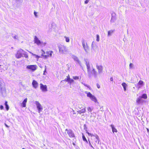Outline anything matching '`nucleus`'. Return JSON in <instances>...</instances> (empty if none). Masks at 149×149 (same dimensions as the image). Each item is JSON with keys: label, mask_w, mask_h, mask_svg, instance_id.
<instances>
[{"label": "nucleus", "mask_w": 149, "mask_h": 149, "mask_svg": "<svg viewBox=\"0 0 149 149\" xmlns=\"http://www.w3.org/2000/svg\"><path fill=\"white\" fill-rule=\"evenodd\" d=\"M87 134H88L89 135V136H91V135H92V134H91V133H89V132H87Z\"/></svg>", "instance_id": "nucleus-53"}, {"label": "nucleus", "mask_w": 149, "mask_h": 149, "mask_svg": "<svg viewBox=\"0 0 149 149\" xmlns=\"http://www.w3.org/2000/svg\"><path fill=\"white\" fill-rule=\"evenodd\" d=\"M32 84L33 87L35 88H37L38 86V83L36 81L34 80L33 81Z\"/></svg>", "instance_id": "nucleus-12"}, {"label": "nucleus", "mask_w": 149, "mask_h": 149, "mask_svg": "<svg viewBox=\"0 0 149 149\" xmlns=\"http://www.w3.org/2000/svg\"><path fill=\"white\" fill-rule=\"evenodd\" d=\"M70 79V78H67L65 79V81L69 82Z\"/></svg>", "instance_id": "nucleus-38"}, {"label": "nucleus", "mask_w": 149, "mask_h": 149, "mask_svg": "<svg viewBox=\"0 0 149 149\" xmlns=\"http://www.w3.org/2000/svg\"><path fill=\"white\" fill-rule=\"evenodd\" d=\"M24 51L22 49L19 50L17 52V54H16V57L17 58H19L22 56V53Z\"/></svg>", "instance_id": "nucleus-5"}, {"label": "nucleus", "mask_w": 149, "mask_h": 149, "mask_svg": "<svg viewBox=\"0 0 149 149\" xmlns=\"http://www.w3.org/2000/svg\"><path fill=\"white\" fill-rule=\"evenodd\" d=\"M5 107H6V109L7 110V111H8L9 109V107L8 105L5 106Z\"/></svg>", "instance_id": "nucleus-41"}, {"label": "nucleus", "mask_w": 149, "mask_h": 149, "mask_svg": "<svg viewBox=\"0 0 149 149\" xmlns=\"http://www.w3.org/2000/svg\"><path fill=\"white\" fill-rule=\"evenodd\" d=\"M73 78L74 80H77L79 79V77L78 76H73Z\"/></svg>", "instance_id": "nucleus-36"}, {"label": "nucleus", "mask_w": 149, "mask_h": 149, "mask_svg": "<svg viewBox=\"0 0 149 149\" xmlns=\"http://www.w3.org/2000/svg\"><path fill=\"white\" fill-rule=\"evenodd\" d=\"M96 45L95 42L94 41L92 42V45H91V47L93 49H94V48L95 47V46Z\"/></svg>", "instance_id": "nucleus-26"}, {"label": "nucleus", "mask_w": 149, "mask_h": 149, "mask_svg": "<svg viewBox=\"0 0 149 149\" xmlns=\"http://www.w3.org/2000/svg\"><path fill=\"white\" fill-rule=\"evenodd\" d=\"M84 61L85 62V63L86 65L89 64V62L87 59H84Z\"/></svg>", "instance_id": "nucleus-25"}, {"label": "nucleus", "mask_w": 149, "mask_h": 149, "mask_svg": "<svg viewBox=\"0 0 149 149\" xmlns=\"http://www.w3.org/2000/svg\"><path fill=\"white\" fill-rule=\"evenodd\" d=\"M87 110L89 112H91L92 111V109L90 107H88L87 108Z\"/></svg>", "instance_id": "nucleus-37"}, {"label": "nucleus", "mask_w": 149, "mask_h": 149, "mask_svg": "<svg viewBox=\"0 0 149 149\" xmlns=\"http://www.w3.org/2000/svg\"><path fill=\"white\" fill-rule=\"evenodd\" d=\"M31 54H32V55H33L34 56H36V58H40V56H38V55H36V54H33V53H31Z\"/></svg>", "instance_id": "nucleus-39"}, {"label": "nucleus", "mask_w": 149, "mask_h": 149, "mask_svg": "<svg viewBox=\"0 0 149 149\" xmlns=\"http://www.w3.org/2000/svg\"><path fill=\"white\" fill-rule=\"evenodd\" d=\"M89 142V145L92 148H93V147L92 146V145L91 144V143H90V142Z\"/></svg>", "instance_id": "nucleus-54"}, {"label": "nucleus", "mask_w": 149, "mask_h": 149, "mask_svg": "<svg viewBox=\"0 0 149 149\" xmlns=\"http://www.w3.org/2000/svg\"><path fill=\"white\" fill-rule=\"evenodd\" d=\"M44 56L45 58H47L48 57V55H44Z\"/></svg>", "instance_id": "nucleus-56"}, {"label": "nucleus", "mask_w": 149, "mask_h": 149, "mask_svg": "<svg viewBox=\"0 0 149 149\" xmlns=\"http://www.w3.org/2000/svg\"><path fill=\"white\" fill-rule=\"evenodd\" d=\"M83 105L82 104H79L77 105V107L79 109H81L83 108Z\"/></svg>", "instance_id": "nucleus-29"}, {"label": "nucleus", "mask_w": 149, "mask_h": 149, "mask_svg": "<svg viewBox=\"0 0 149 149\" xmlns=\"http://www.w3.org/2000/svg\"><path fill=\"white\" fill-rule=\"evenodd\" d=\"M82 46L86 52L88 53V47L87 44L86 43V44L83 45Z\"/></svg>", "instance_id": "nucleus-13"}, {"label": "nucleus", "mask_w": 149, "mask_h": 149, "mask_svg": "<svg viewBox=\"0 0 149 149\" xmlns=\"http://www.w3.org/2000/svg\"><path fill=\"white\" fill-rule=\"evenodd\" d=\"M64 38L65 39V41L67 42H69L70 39L69 37H67L66 36H65Z\"/></svg>", "instance_id": "nucleus-28"}, {"label": "nucleus", "mask_w": 149, "mask_h": 149, "mask_svg": "<svg viewBox=\"0 0 149 149\" xmlns=\"http://www.w3.org/2000/svg\"><path fill=\"white\" fill-rule=\"evenodd\" d=\"M122 85L124 91H126V88L127 86V85L125 83L123 82L122 84Z\"/></svg>", "instance_id": "nucleus-22"}, {"label": "nucleus", "mask_w": 149, "mask_h": 149, "mask_svg": "<svg viewBox=\"0 0 149 149\" xmlns=\"http://www.w3.org/2000/svg\"><path fill=\"white\" fill-rule=\"evenodd\" d=\"M40 89L43 92L47 91V87L46 85H44L42 84H40Z\"/></svg>", "instance_id": "nucleus-9"}, {"label": "nucleus", "mask_w": 149, "mask_h": 149, "mask_svg": "<svg viewBox=\"0 0 149 149\" xmlns=\"http://www.w3.org/2000/svg\"><path fill=\"white\" fill-rule=\"evenodd\" d=\"M96 68L98 71V73L100 74L102 72L103 67L102 65H99L97 63L96 64Z\"/></svg>", "instance_id": "nucleus-7"}, {"label": "nucleus", "mask_w": 149, "mask_h": 149, "mask_svg": "<svg viewBox=\"0 0 149 149\" xmlns=\"http://www.w3.org/2000/svg\"><path fill=\"white\" fill-rule=\"evenodd\" d=\"M147 132L149 133V130L148 128H147Z\"/></svg>", "instance_id": "nucleus-57"}, {"label": "nucleus", "mask_w": 149, "mask_h": 149, "mask_svg": "<svg viewBox=\"0 0 149 149\" xmlns=\"http://www.w3.org/2000/svg\"><path fill=\"white\" fill-rule=\"evenodd\" d=\"M72 112L73 114H75L76 113V112L73 110H72V111L71 112V113H72Z\"/></svg>", "instance_id": "nucleus-46"}, {"label": "nucleus", "mask_w": 149, "mask_h": 149, "mask_svg": "<svg viewBox=\"0 0 149 149\" xmlns=\"http://www.w3.org/2000/svg\"><path fill=\"white\" fill-rule=\"evenodd\" d=\"M5 125L6 127H9V126H8L5 123Z\"/></svg>", "instance_id": "nucleus-55"}, {"label": "nucleus", "mask_w": 149, "mask_h": 149, "mask_svg": "<svg viewBox=\"0 0 149 149\" xmlns=\"http://www.w3.org/2000/svg\"><path fill=\"white\" fill-rule=\"evenodd\" d=\"M86 141V143H88V141L87 140H86V141Z\"/></svg>", "instance_id": "nucleus-62"}, {"label": "nucleus", "mask_w": 149, "mask_h": 149, "mask_svg": "<svg viewBox=\"0 0 149 149\" xmlns=\"http://www.w3.org/2000/svg\"><path fill=\"white\" fill-rule=\"evenodd\" d=\"M13 38L15 39H18V37L17 36H15L13 37Z\"/></svg>", "instance_id": "nucleus-44"}, {"label": "nucleus", "mask_w": 149, "mask_h": 149, "mask_svg": "<svg viewBox=\"0 0 149 149\" xmlns=\"http://www.w3.org/2000/svg\"><path fill=\"white\" fill-rule=\"evenodd\" d=\"M116 14L114 13H113L111 14V18L110 21L111 23H113L115 22L116 20L115 17Z\"/></svg>", "instance_id": "nucleus-10"}, {"label": "nucleus", "mask_w": 149, "mask_h": 149, "mask_svg": "<svg viewBox=\"0 0 149 149\" xmlns=\"http://www.w3.org/2000/svg\"><path fill=\"white\" fill-rule=\"evenodd\" d=\"M74 117L75 118V117H76V116H74Z\"/></svg>", "instance_id": "nucleus-63"}, {"label": "nucleus", "mask_w": 149, "mask_h": 149, "mask_svg": "<svg viewBox=\"0 0 149 149\" xmlns=\"http://www.w3.org/2000/svg\"><path fill=\"white\" fill-rule=\"evenodd\" d=\"M111 127L112 129V131L114 133V132H117V131L116 128H115L114 127V126L112 125H111Z\"/></svg>", "instance_id": "nucleus-21"}, {"label": "nucleus", "mask_w": 149, "mask_h": 149, "mask_svg": "<svg viewBox=\"0 0 149 149\" xmlns=\"http://www.w3.org/2000/svg\"><path fill=\"white\" fill-rule=\"evenodd\" d=\"M7 103H8L7 101H5V104H4L5 106L8 105Z\"/></svg>", "instance_id": "nucleus-50"}, {"label": "nucleus", "mask_w": 149, "mask_h": 149, "mask_svg": "<svg viewBox=\"0 0 149 149\" xmlns=\"http://www.w3.org/2000/svg\"><path fill=\"white\" fill-rule=\"evenodd\" d=\"M34 15H35V16L36 17H37V12H34Z\"/></svg>", "instance_id": "nucleus-49"}, {"label": "nucleus", "mask_w": 149, "mask_h": 149, "mask_svg": "<svg viewBox=\"0 0 149 149\" xmlns=\"http://www.w3.org/2000/svg\"><path fill=\"white\" fill-rule=\"evenodd\" d=\"M44 72H45V73H46V66H45V70L44 71Z\"/></svg>", "instance_id": "nucleus-51"}, {"label": "nucleus", "mask_w": 149, "mask_h": 149, "mask_svg": "<svg viewBox=\"0 0 149 149\" xmlns=\"http://www.w3.org/2000/svg\"><path fill=\"white\" fill-rule=\"evenodd\" d=\"M91 136H95V135H93V134H92V135H91Z\"/></svg>", "instance_id": "nucleus-61"}, {"label": "nucleus", "mask_w": 149, "mask_h": 149, "mask_svg": "<svg viewBox=\"0 0 149 149\" xmlns=\"http://www.w3.org/2000/svg\"><path fill=\"white\" fill-rule=\"evenodd\" d=\"M82 134V139H83V140L84 141H86V137H85V136L83 134Z\"/></svg>", "instance_id": "nucleus-33"}, {"label": "nucleus", "mask_w": 149, "mask_h": 149, "mask_svg": "<svg viewBox=\"0 0 149 149\" xmlns=\"http://www.w3.org/2000/svg\"><path fill=\"white\" fill-rule=\"evenodd\" d=\"M95 137L97 139V141H96L95 142H97V141L98 143L99 144V142L100 141V140L99 138V137L97 135H95Z\"/></svg>", "instance_id": "nucleus-23"}, {"label": "nucleus", "mask_w": 149, "mask_h": 149, "mask_svg": "<svg viewBox=\"0 0 149 149\" xmlns=\"http://www.w3.org/2000/svg\"><path fill=\"white\" fill-rule=\"evenodd\" d=\"M85 93L87 94V97H89L91 100L95 103L97 102V100L96 97L94 96L90 92L85 91Z\"/></svg>", "instance_id": "nucleus-3"}, {"label": "nucleus", "mask_w": 149, "mask_h": 149, "mask_svg": "<svg viewBox=\"0 0 149 149\" xmlns=\"http://www.w3.org/2000/svg\"><path fill=\"white\" fill-rule=\"evenodd\" d=\"M70 78L69 75H68L67 76V78Z\"/></svg>", "instance_id": "nucleus-58"}, {"label": "nucleus", "mask_w": 149, "mask_h": 149, "mask_svg": "<svg viewBox=\"0 0 149 149\" xmlns=\"http://www.w3.org/2000/svg\"><path fill=\"white\" fill-rule=\"evenodd\" d=\"M93 76L95 78H96L97 77V73L96 71L95 73L93 74Z\"/></svg>", "instance_id": "nucleus-30"}, {"label": "nucleus", "mask_w": 149, "mask_h": 149, "mask_svg": "<svg viewBox=\"0 0 149 149\" xmlns=\"http://www.w3.org/2000/svg\"><path fill=\"white\" fill-rule=\"evenodd\" d=\"M86 66L87 70V73L88 74H89L90 76H91V72H90V65L89 64L88 65H87Z\"/></svg>", "instance_id": "nucleus-18"}, {"label": "nucleus", "mask_w": 149, "mask_h": 149, "mask_svg": "<svg viewBox=\"0 0 149 149\" xmlns=\"http://www.w3.org/2000/svg\"><path fill=\"white\" fill-rule=\"evenodd\" d=\"M58 46L60 53L65 54L68 53V49L64 45H59Z\"/></svg>", "instance_id": "nucleus-2"}, {"label": "nucleus", "mask_w": 149, "mask_h": 149, "mask_svg": "<svg viewBox=\"0 0 149 149\" xmlns=\"http://www.w3.org/2000/svg\"><path fill=\"white\" fill-rule=\"evenodd\" d=\"M43 74L44 75H46V73L45 72H44Z\"/></svg>", "instance_id": "nucleus-59"}, {"label": "nucleus", "mask_w": 149, "mask_h": 149, "mask_svg": "<svg viewBox=\"0 0 149 149\" xmlns=\"http://www.w3.org/2000/svg\"><path fill=\"white\" fill-rule=\"evenodd\" d=\"M147 98V96L146 94H143L136 98V102L138 105H142L144 102H146V101L144 99H146Z\"/></svg>", "instance_id": "nucleus-1"}, {"label": "nucleus", "mask_w": 149, "mask_h": 149, "mask_svg": "<svg viewBox=\"0 0 149 149\" xmlns=\"http://www.w3.org/2000/svg\"><path fill=\"white\" fill-rule=\"evenodd\" d=\"M143 81L140 80V81H139V82L138 84H139V85H143Z\"/></svg>", "instance_id": "nucleus-35"}, {"label": "nucleus", "mask_w": 149, "mask_h": 149, "mask_svg": "<svg viewBox=\"0 0 149 149\" xmlns=\"http://www.w3.org/2000/svg\"><path fill=\"white\" fill-rule=\"evenodd\" d=\"M27 99L26 98L25 99L24 101H23L22 106L23 107H25L26 106V103L27 102Z\"/></svg>", "instance_id": "nucleus-20"}, {"label": "nucleus", "mask_w": 149, "mask_h": 149, "mask_svg": "<svg viewBox=\"0 0 149 149\" xmlns=\"http://www.w3.org/2000/svg\"><path fill=\"white\" fill-rule=\"evenodd\" d=\"M96 40L97 42H99L100 40V37L98 35H96Z\"/></svg>", "instance_id": "nucleus-31"}, {"label": "nucleus", "mask_w": 149, "mask_h": 149, "mask_svg": "<svg viewBox=\"0 0 149 149\" xmlns=\"http://www.w3.org/2000/svg\"><path fill=\"white\" fill-rule=\"evenodd\" d=\"M133 66V64L132 63H130L129 65V67L130 68H132Z\"/></svg>", "instance_id": "nucleus-40"}, {"label": "nucleus", "mask_w": 149, "mask_h": 149, "mask_svg": "<svg viewBox=\"0 0 149 149\" xmlns=\"http://www.w3.org/2000/svg\"><path fill=\"white\" fill-rule=\"evenodd\" d=\"M22 149H25L24 148H22Z\"/></svg>", "instance_id": "nucleus-64"}, {"label": "nucleus", "mask_w": 149, "mask_h": 149, "mask_svg": "<svg viewBox=\"0 0 149 149\" xmlns=\"http://www.w3.org/2000/svg\"><path fill=\"white\" fill-rule=\"evenodd\" d=\"M96 85L97 86L98 88H100V86L98 84H97Z\"/></svg>", "instance_id": "nucleus-48"}, {"label": "nucleus", "mask_w": 149, "mask_h": 149, "mask_svg": "<svg viewBox=\"0 0 149 149\" xmlns=\"http://www.w3.org/2000/svg\"><path fill=\"white\" fill-rule=\"evenodd\" d=\"M16 0V1L18 2V1H19L20 0Z\"/></svg>", "instance_id": "nucleus-60"}, {"label": "nucleus", "mask_w": 149, "mask_h": 149, "mask_svg": "<svg viewBox=\"0 0 149 149\" xmlns=\"http://www.w3.org/2000/svg\"><path fill=\"white\" fill-rule=\"evenodd\" d=\"M89 1L90 0H86V1H84L85 4H87Z\"/></svg>", "instance_id": "nucleus-45"}, {"label": "nucleus", "mask_w": 149, "mask_h": 149, "mask_svg": "<svg viewBox=\"0 0 149 149\" xmlns=\"http://www.w3.org/2000/svg\"><path fill=\"white\" fill-rule=\"evenodd\" d=\"M110 80L111 81H113V79L112 77H111L110 78Z\"/></svg>", "instance_id": "nucleus-52"}, {"label": "nucleus", "mask_w": 149, "mask_h": 149, "mask_svg": "<svg viewBox=\"0 0 149 149\" xmlns=\"http://www.w3.org/2000/svg\"><path fill=\"white\" fill-rule=\"evenodd\" d=\"M26 69L29 71L34 72L37 69V65H28L26 66Z\"/></svg>", "instance_id": "nucleus-4"}, {"label": "nucleus", "mask_w": 149, "mask_h": 149, "mask_svg": "<svg viewBox=\"0 0 149 149\" xmlns=\"http://www.w3.org/2000/svg\"><path fill=\"white\" fill-rule=\"evenodd\" d=\"M74 81V80L73 79H71L70 78L69 80V83H70V84H71Z\"/></svg>", "instance_id": "nucleus-34"}, {"label": "nucleus", "mask_w": 149, "mask_h": 149, "mask_svg": "<svg viewBox=\"0 0 149 149\" xmlns=\"http://www.w3.org/2000/svg\"><path fill=\"white\" fill-rule=\"evenodd\" d=\"M67 132V134L69 135L70 138L74 137L75 135L72 130L70 129H66L65 130Z\"/></svg>", "instance_id": "nucleus-8"}, {"label": "nucleus", "mask_w": 149, "mask_h": 149, "mask_svg": "<svg viewBox=\"0 0 149 149\" xmlns=\"http://www.w3.org/2000/svg\"><path fill=\"white\" fill-rule=\"evenodd\" d=\"M81 42H82V45H83L85 44V41L84 40H82Z\"/></svg>", "instance_id": "nucleus-42"}, {"label": "nucleus", "mask_w": 149, "mask_h": 149, "mask_svg": "<svg viewBox=\"0 0 149 149\" xmlns=\"http://www.w3.org/2000/svg\"><path fill=\"white\" fill-rule=\"evenodd\" d=\"M35 104L37 108L38 109V112L40 113L43 109L42 107L41 104L37 101L35 102Z\"/></svg>", "instance_id": "nucleus-6"}, {"label": "nucleus", "mask_w": 149, "mask_h": 149, "mask_svg": "<svg viewBox=\"0 0 149 149\" xmlns=\"http://www.w3.org/2000/svg\"><path fill=\"white\" fill-rule=\"evenodd\" d=\"M34 41V43L38 45H40L41 43V41H40L36 36L35 37Z\"/></svg>", "instance_id": "nucleus-11"}, {"label": "nucleus", "mask_w": 149, "mask_h": 149, "mask_svg": "<svg viewBox=\"0 0 149 149\" xmlns=\"http://www.w3.org/2000/svg\"><path fill=\"white\" fill-rule=\"evenodd\" d=\"M53 53V52L52 51H47L46 54L48 55V57H51L52 56V54Z\"/></svg>", "instance_id": "nucleus-17"}, {"label": "nucleus", "mask_w": 149, "mask_h": 149, "mask_svg": "<svg viewBox=\"0 0 149 149\" xmlns=\"http://www.w3.org/2000/svg\"><path fill=\"white\" fill-rule=\"evenodd\" d=\"M24 55V56L26 58H28V56L27 54L24 51V52L22 53V55Z\"/></svg>", "instance_id": "nucleus-27"}, {"label": "nucleus", "mask_w": 149, "mask_h": 149, "mask_svg": "<svg viewBox=\"0 0 149 149\" xmlns=\"http://www.w3.org/2000/svg\"><path fill=\"white\" fill-rule=\"evenodd\" d=\"M72 58L74 61H76L78 63L79 65H80L81 63L78 58L76 56H75L74 55H72Z\"/></svg>", "instance_id": "nucleus-14"}, {"label": "nucleus", "mask_w": 149, "mask_h": 149, "mask_svg": "<svg viewBox=\"0 0 149 149\" xmlns=\"http://www.w3.org/2000/svg\"><path fill=\"white\" fill-rule=\"evenodd\" d=\"M86 109L85 108H84V109H83L79 111H77V112L78 113L81 114L82 113H84L86 112Z\"/></svg>", "instance_id": "nucleus-16"}, {"label": "nucleus", "mask_w": 149, "mask_h": 149, "mask_svg": "<svg viewBox=\"0 0 149 149\" xmlns=\"http://www.w3.org/2000/svg\"><path fill=\"white\" fill-rule=\"evenodd\" d=\"M96 71H95V69L94 68H93L92 70H90L91 75L90 76L89 74H88V77L89 78H91L92 76H93V74Z\"/></svg>", "instance_id": "nucleus-15"}, {"label": "nucleus", "mask_w": 149, "mask_h": 149, "mask_svg": "<svg viewBox=\"0 0 149 149\" xmlns=\"http://www.w3.org/2000/svg\"><path fill=\"white\" fill-rule=\"evenodd\" d=\"M115 31L114 30H109L108 31V34L107 36H111L112 33H113V32Z\"/></svg>", "instance_id": "nucleus-19"}, {"label": "nucleus", "mask_w": 149, "mask_h": 149, "mask_svg": "<svg viewBox=\"0 0 149 149\" xmlns=\"http://www.w3.org/2000/svg\"><path fill=\"white\" fill-rule=\"evenodd\" d=\"M0 108L2 110L3 109V107L2 105H0Z\"/></svg>", "instance_id": "nucleus-47"}, {"label": "nucleus", "mask_w": 149, "mask_h": 149, "mask_svg": "<svg viewBox=\"0 0 149 149\" xmlns=\"http://www.w3.org/2000/svg\"><path fill=\"white\" fill-rule=\"evenodd\" d=\"M81 83H82V84L84 85V86L87 87L89 89L90 88V87L89 85H88L87 84H85L83 83V82H82Z\"/></svg>", "instance_id": "nucleus-32"}, {"label": "nucleus", "mask_w": 149, "mask_h": 149, "mask_svg": "<svg viewBox=\"0 0 149 149\" xmlns=\"http://www.w3.org/2000/svg\"><path fill=\"white\" fill-rule=\"evenodd\" d=\"M41 53L42 54V56H44V55H43V54H45V52L43 50H41Z\"/></svg>", "instance_id": "nucleus-43"}, {"label": "nucleus", "mask_w": 149, "mask_h": 149, "mask_svg": "<svg viewBox=\"0 0 149 149\" xmlns=\"http://www.w3.org/2000/svg\"><path fill=\"white\" fill-rule=\"evenodd\" d=\"M46 44V42H43L42 41H41V43L40 45L42 47L44 46H45Z\"/></svg>", "instance_id": "nucleus-24"}]
</instances>
